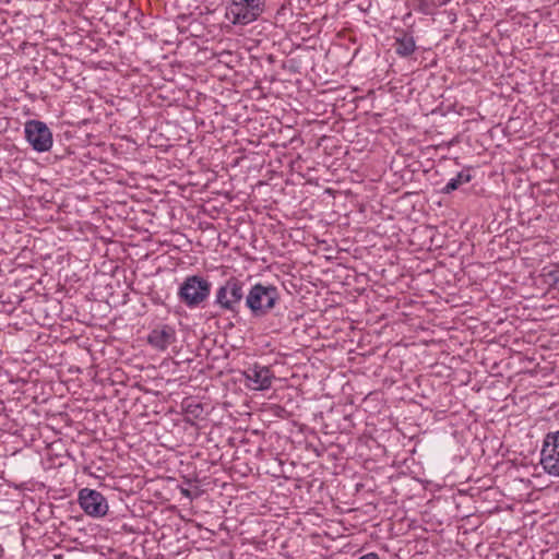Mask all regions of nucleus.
<instances>
[{
    "label": "nucleus",
    "mask_w": 559,
    "mask_h": 559,
    "mask_svg": "<svg viewBox=\"0 0 559 559\" xmlns=\"http://www.w3.org/2000/svg\"><path fill=\"white\" fill-rule=\"evenodd\" d=\"M265 9V0H229L225 17L233 25H248L257 21Z\"/></svg>",
    "instance_id": "1"
},
{
    "label": "nucleus",
    "mask_w": 559,
    "mask_h": 559,
    "mask_svg": "<svg viewBox=\"0 0 559 559\" xmlns=\"http://www.w3.org/2000/svg\"><path fill=\"white\" fill-rule=\"evenodd\" d=\"M280 299L278 290L273 285L255 284L249 290L246 305L255 317L269 313Z\"/></svg>",
    "instance_id": "2"
},
{
    "label": "nucleus",
    "mask_w": 559,
    "mask_h": 559,
    "mask_svg": "<svg viewBox=\"0 0 559 559\" xmlns=\"http://www.w3.org/2000/svg\"><path fill=\"white\" fill-rule=\"evenodd\" d=\"M211 283L199 275L187 276L178 290V297L188 308H195L211 294Z\"/></svg>",
    "instance_id": "3"
},
{
    "label": "nucleus",
    "mask_w": 559,
    "mask_h": 559,
    "mask_svg": "<svg viewBox=\"0 0 559 559\" xmlns=\"http://www.w3.org/2000/svg\"><path fill=\"white\" fill-rule=\"evenodd\" d=\"M243 284L237 277L228 278L223 286L216 290L215 304L223 310L235 312L243 297Z\"/></svg>",
    "instance_id": "4"
},
{
    "label": "nucleus",
    "mask_w": 559,
    "mask_h": 559,
    "mask_svg": "<svg viewBox=\"0 0 559 559\" xmlns=\"http://www.w3.org/2000/svg\"><path fill=\"white\" fill-rule=\"evenodd\" d=\"M24 132L26 140L36 152H47L51 148L53 143L52 133L43 121H27Z\"/></svg>",
    "instance_id": "5"
},
{
    "label": "nucleus",
    "mask_w": 559,
    "mask_h": 559,
    "mask_svg": "<svg viewBox=\"0 0 559 559\" xmlns=\"http://www.w3.org/2000/svg\"><path fill=\"white\" fill-rule=\"evenodd\" d=\"M540 464L546 473L559 477V431L548 433L545 437Z\"/></svg>",
    "instance_id": "6"
},
{
    "label": "nucleus",
    "mask_w": 559,
    "mask_h": 559,
    "mask_svg": "<svg viewBox=\"0 0 559 559\" xmlns=\"http://www.w3.org/2000/svg\"><path fill=\"white\" fill-rule=\"evenodd\" d=\"M79 503L84 512L94 518H102L108 512L106 498L97 490L83 488L79 492Z\"/></svg>",
    "instance_id": "7"
},
{
    "label": "nucleus",
    "mask_w": 559,
    "mask_h": 559,
    "mask_svg": "<svg viewBox=\"0 0 559 559\" xmlns=\"http://www.w3.org/2000/svg\"><path fill=\"white\" fill-rule=\"evenodd\" d=\"M247 386L252 390H267L272 385L273 373L269 367L253 365L245 371Z\"/></svg>",
    "instance_id": "8"
},
{
    "label": "nucleus",
    "mask_w": 559,
    "mask_h": 559,
    "mask_svg": "<svg viewBox=\"0 0 559 559\" xmlns=\"http://www.w3.org/2000/svg\"><path fill=\"white\" fill-rule=\"evenodd\" d=\"M176 341V332L169 325H162L152 330L147 336L148 344L160 352L168 348Z\"/></svg>",
    "instance_id": "9"
},
{
    "label": "nucleus",
    "mask_w": 559,
    "mask_h": 559,
    "mask_svg": "<svg viewBox=\"0 0 559 559\" xmlns=\"http://www.w3.org/2000/svg\"><path fill=\"white\" fill-rule=\"evenodd\" d=\"M394 47L395 52L402 57L412 55L416 48L413 36L408 34H403L401 37H397Z\"/></svg>",
    "instance_id": "10"
},
{
    "label": "nucleus",
    "mask_w": 559,
    "mask_h": 559,
    "mask_svg": "<svg viewBox=\"0 0 559 559\" xmlns=\"http://www.w3.org/2000/svg\"><path fill=\"white\" fill-rule=\"evenodd\" d=\"M472 180V176L469 173L461 171L454 178L450 179V181L442 189L443 193H451L456 190L461 185L467 183Z\"/></svg>",
    "instance_id": "11"
},
{
    "label": "nucleus",
    "mask_w": 559,
    "mask_h": 559,
    "mask_svg": "<svg viewBox=\"0 0 559 559\" xmlns=\"http://www.w3.org/2000/svg\"><path fill=\"white\" fill-rule=\"evenodd\" d=\"M185 413L190 418H199L203 413V407L198 403H189L185 406Z\"/></svg>",
    "instance_id": "12"
},
{
    "label": "nucleus",
    "mask_w": 559,
    "mask_h": 559,
    "mask_svg": "<svg viewBox=\"0 0 559 559\" xmlns=\"http://www.w3.org/2000/svg\"><path fill=\"white\" fill-rule=\"evenodd\" d=\"M358 559H380V557L376 552H368V554L359 557Z\"/></svg>",
    "instance_id": "13"
}]
</instances>
